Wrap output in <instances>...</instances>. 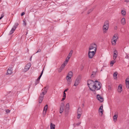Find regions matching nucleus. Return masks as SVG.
Here are the masks:
<instances>
[{"mask_svg": "<svg viewBox=\"0 0 129 129\" xmlns=\"http://www.w3.org/2000/svg\"><path fill=\"white\" fill-rule=\"evenodd\" d=\"M19 24L18 23H15V25L13 27V28H15L16 29V28L17 27V26Z\"/></svg>", "mask_w": 129, "mask_h": 129, "instance_id": "27", "label": "nucleus"}, {"mask_svg": "<svg viewBox=\"0 0 129 129\" xmlns=\"http://www.w3.org/2000/svg\"><path fill=\"white\" fill-rule=\"evenodd\" d=\"M73 52V51L72 50H71L70 51V53H69V54H68V56L66 58V61H65V62L66 61L67 63L68 62Z\"/></svg>", "mask_w": 129, "mask_h": 129, "instance_id": "12", "label": "nucleus"}, {"mask_svg": "<svg viewBox=\"0 0 129 129\" xmlns=\"http://www.w3.org/2000/svg\"><path fill=\"white\" fill-rule=\"evenodd\" d=\"M73 73L72 71L69 72L66 77V79L67 81L68 85H69L72 82L71 78L73 76Z\"/></svg>", "mask_w": 129, "mask_h": 129, "instance_id": "3", "label": "nucleus"}, {"mask_svg": "<svg viewBox=\"0 0 129 129\" xmlns=\"http://www.w3.org/2000/svg\"><path fill=\"white\" fill-rule=\"evenodd\" d=\"M64 93H65V92H64V90L63 91V98H62L61 101H63L64 100Z\"/></svg>", "mask_w": 129, "mask_h": 129, "instance_id": "34", "label": "nucleus"}, {"mask_svg": "<svg viewBox=\"0 0 129 129\" xmlns=\"http://www.w3.org/2000/svg\"><path fill=\"white\" fill-rule=\"evenodd\" d=\"M15 29H15V28L13 27L10 31L9 34V35H11L14 32Z\"/></svg>", "mask_w": 129, "mask_h": 129, "instance_id": "23", "label": "nucleus"}, {"mask_svg": "<svg viewBox=\"0 0 129 129\" xmlns=\"http://www.w3.org/2000/svg\"><path fill=\"white\" fill-rule=\"evenodd\" d=\"M41 51V50L40 49H39L38 50V51L36 53H38L39 52H40Z\"/></svg>", "mask_w": 129, "mask_h": 129, "instance_id": "46", "label": "nucleus"}, {"mask_svg": "<svg viewBox=\"0 0 129 129\" xmlns=\"http://www.w3.org/2000/svg\"><path fill=\"white\" fill-rule=\"evenodd\" d=\"M95 52L92 51H89L88 52V56L89 58L90 59L92 58L95 53Z\"/></svg>", "mask_w": 129, "mask_h": 129, "instance_id": "10", "label": "nucleus"}, {"mask_svg": "<svg viewBox=\"0 0 129 129\" xmlns=\"http://www.w3.org/2000/svg\"><path fill=\"white\" fill-rule=\"evenodd\" d=\"M94 51V50H93V49H92V50H89V51Z\"/></svg>", "mask_w": 129, "mask_h": 129, "instance_id": "50", "label": "nucleus"}, {"mask_svg": "<svg viewBox=\"0 0 129 129\" xmlns=\"http://www.w3.org/2000/svg\"><path fill=\"white\" fill-rule=\"evenodd\" d=\"M126 86L127 88H129V83H125Z\"/></svg>", "mask_w": 129, "mask_h": 129, "instance_id": "39", "label": "nucleus"}, {"mask_svg": "<svg viewBox=\"0 0 129 129\" xmlns=\"http://www.w3.org/2000/svg\"><path fill=\"white\" fill-rule=\"evenodd\" d=\"M103 106L102 105L100 107V108H99V110H103Z\"/></svg>", "mask_w": 129, "mask_h": 129, "instance_id": "41", "label": "nucleus"}, {"mask_svg": "<svg viewBox=\"0 0 129 129\" xmlns=\"http://www.w3.org/2000/svg\"><path fill=\"white\" fill-rule=\"evenodd\" d=\"M121 23L123 25H124L126 23L125 20L124 18H123L121 20Z\"/></svg>", "mask_w": 129, "mask_h": 129, "instance_id": "21", "label": "nucleus"}, {"mask_svg": "<svg viewBox=\"0 0 129 129\" xmlns=\"http://www.w3.org/2000/svg\"><path fill=\"white\" fill-rule=\"evenodd\" d=\"M93 10V9H91L88 10V12H87V14H89Z\"/></svg>", "mask_w": 129, "mask_h": 129, "instance_id": "32", "label": "nucleus"}, {"mask_svg": "<svg viewBox=\"0 0 129 129\" xmlns=\"http://www.w3.org/2000/svg\"><path fill=\"white\" fill-rule=\"evenodd\" d=\"M68 90V89H65V92L66 91H67Z\"/></svg>", "mask_w": 129, "mask_h": 129, "instance_id": "51", "label": "nucleus"}, {"mask_svg": "<svg viewBox=\"0 0 129 129\" xmlns=\"http://www.w3.org/2000/svg\"><path fill=\"white\" fill-rule=\"evenodd\" d=\"M103 110H99V112L101 114L102 116L103 114Z\"/></svg>", "mask_w": 129, "mask_h": 129, "instance_id": "38", "label": "nucleus"}, {"mask_svg": "<svg viewBox=\"0 0 129 129\" xmlns=\"http://www.w3.org/2000/svg\"><path fill=\"white\" fill-rule=\"evenodd\" d=\"M64 93H65V92H64V90L63 91V98H62L61 101H63L64 100Z\"/></svg>", "mask_w": 129, "mask_h": 129, "instance_id": "35", "label": "nucleus"}, {"mask_svg": "<svg viewBox=\"0 0 129 129\" xmlns=\"http://www.w3.org/2000/svg\"><path fill=\"white\" fill-rule=\"evenodd\" d=\"M109 22L108 21H105L103 27V33H105L107 32L109 28Z\"/></svg>", "mask_w": 129, "mask_h": 129, "instance_id": "4", "label": "nucleus"}, {"mask_svg": "<svg viewBox=\"0 0 129 129\" xmlns=\"http://www.w3.org/2000/svg\"><path fill=\"white\" fill-rule=\"evenodd\" d=\"M125 58H129V55H127L125 57Z\"/></svg>", "mask_w": 129, "mask_h": 129, "instance_id": "45", "label": "nucleus"}, {"mask_svg": "<svg viewBox=\"0 0 129 129\" xmlns=\"http://www.w3.org/2000/svg\"><path fill=\"white\" fill-rule=\"evenodd\" d=\"M12 68L11 67H9L7 70V74L8 75H11L12 73Z\"/></svg>", "mask_w": 129, "mask_h": 129, "instance_id": "16", "label": "nucleus"}, {"mask_svg": "<svg viewBox=\"0 0 129 129\" xmlns=\"http://www.w3.org/2000/svg\"><path fill=\"white\" fill-rule=\"evenodd\" d=\"M117 56V52L116 50H115L114 51V55L113 59L114 60H115L116 59Z\"/></svg>", "mask_w": 129, "mask_h": 129, "instance_id": "18", "label": "nucleus"}, {"mask_svg": "<svg viewBox=\"0 0 129 129\" xmlns=\"http://www.w3.org/2000/svg\"><path fill=\"white\" fill-rule=\"evenodd\" d=\"M122 91V86L121 84H120L118 86V91L120 93Z\"/></svg>", "mask_w": 129, "mask_h": 129, "instance_id": "19", "label": "nucleus"}, {"mask_svg": "<svg viewBox=\"0 0 129 129\" xmlns=\"http://www.w3.org/2000/svg\"><path fill=\"white\" fill-rule=\"evenodd\" d=\"M81 123V122H79V123H76V125L77 126H79Z\"/></svg>", "mask_w": 129, "mask_h": 129, "instance_id": "43", "label": "nucleus"}, {"mask_svg": "<svg viewBox=\"0 0 129 129\" xmlns=\"http://www.w3.org/2000/svg\"><path fill=\"white\" fill-rule=\"evenodd\" d=\"M115 62V60L114 59V60H113L111 62L110 64H113Z\"/></svg>", "mask_w": 129, "mask_h": 129, "instance_id": "30", "label": "nucleus"}, {"mask_svg": "<svg viewBox=\"0 0 129 129\" xmlns=\"http://www.w3.org/2000/svg\"><path fill=\"white\" fill-rule=\"evenodd\" d=\"M65 98L66 97V93H65Z\"/></svg>", "mask_w": 129, "mask_h": 129, "instance_id": "53", "label": "nucleus"}, {"mask_svg": "<svg viewBox=\"0 0 129 129\" xmlns=\"http://www.w3.org/2000/svg\"><path fill=\"white\" fill-rule=\"evenodd\" d=\"M82 113V111L81 108L79 107L77 110V118L79 119L80 118Z\"/></svg>", "mask_w": 129, "mask_h": 129, "instance_id": "9", "label": "nucleus"}, {"mask_svg": "<svg viewBox=\"0 0 129 129\" xmlns=\"http://www.w3.org/2000/svg\"><path fill=\"white\" fill-rule=\"evenodd\" d=\"M48 89V87H46L42 90H43V91L42 93L40 94L39 98V103H42L44 95L47 92Z\"/></svg>", "mask_w": 129, "mask_h": 129, "instance_id": "2", "label": "nucleus"}, {"mask_svg": "<svg viewBox=\"0 0 129 129\" xmlns=\"http://www.w3.org/2000/svg\"><path fill=\"white\" fill-rule=\"evenodd\" d=\"M25 14V13L24 12H22L21 14V16H23V15Z\"/></svg>", "mask_w": 129, "mask_h": 129, "instance_id": "44", "label": "nucleus"}, {"mask_svg": "<svg viewBox=\"0 0 129 129\" xmlns=\"http://www.w3.org/2000/svg\"><path fill=\"white\" fill-rule=\"evenodd\" d=\"M82 108H83L84 107V104H82Z\"/></svg>", "mask_w": 129, "mask_h": 129, "instance_id": "49", "label": "nucleus"}, {"mask_svg": "<svg viewBox=\"0 0 129 129\" xmlns=\"http://www.w3.org/2000/svg\"><path fill=\"white\" fill-rule=\"evenodd\" d=\"M97 99L101 102H102L104 101V99L103 98L101 97L99 94L97 95Z\"/></svg>", "mask_w": 129, "mask_h": 129, "instance_id": "13", "label": "nucleus"}, {"mask_svg": "<svg viewBox=\"0 0 129 129\" xmlns=\"http://www.w3.org/2000/svg\"><path fill=\"white\" fill-rule=\"evenodd\" d=\"M4 14L3 13L1 15V17L0 18V20L4 16Z\"/></svg>", "mask_w": 129, "mask_h": 129, "instance_id": "40", "label": "nucleus"}, {"mask_svg": "<svg viewBox=\"0 0 129 129\" xmlns=\"http://www.w3.org/2000/svg\"><path fill=\"white\" fill-rule=\"evenodd\" d=\"M47 108L48 105H46L45 106L43 112V115H44V116L46 114Z\"/></svg>", "mask_w": 129, "mask_h": 129, "instance_id": "14", "label": "nucleus"}, {"mask_svg": "<svg viewBox=\"0 0 129 129\" xmlns=\"http://www.w3.org/2000/svg\"><path fill=\"white\" fill-rule=\"evenodd\" d=\"M118 117V116L117 115H114L113 117V121L114 122H116L117 120V118Z\"/></svg>", "mask_w": 129, "mask_h": 129, "instance_id": "25", "label": "nucleus"}, {"mask_svg": "<svg viewBox=\"0 0 129 129\" xmlns=\"http://www.w3.org/2000/svg\"><path fill=\"white\" fill-rule=\"evenodd\" d=\"M97 46L95 43H92L90 45L89 48V50L93 49L94 51L96 52L97 49Z\"/></svg>", "mask_w": 129, "mask_h": 129, "instance_id": "6", "label": "nucleus"}, {"mask_svg": "<svg viewBox=\"0 0 129 129\" xmlns=\"http://www.w3.org/2000/svg\"><path fill=\"white\" fill-rule=\"evenodd\" d=\"M62 64L64 65V63H63V64Z\"/></svg>", "mask_w": 129, "mask_h": 129, "instance_id": "55", "label": "nucleus"}, {"mask_svg": "<svg viewBox=\"0 0 129 129\" xmlns=\"http://www.w3.org/2000/svg\"><path fill=\"white\" fill-rule=\"evenodd\" d=\"M129 83V79L127 78L125 80V83Z\"/></svg>", "mask_w": 129, "mask_h": 129, "instance_id": "37", "label": "nucleus"}, {"mask_svg": "<svg viewBox=\"0 0 129 129\" xmlns=\"http://www.w3.org/2000/svg\"><path fill=\"white\" fill-rule=\"evenodd\" d=\"M39 82L40 81L37 79V80L36 81L34 84L35 85H36L37 84H38Z\"/></svg>", "mask_w": 129, "mask_h": 129, "instance_id": "29", "label": "nucleus"}, {"mask_svg": "<svg viewBox=\"0 0 129 129\" xmlns=\"http://www.w3.org/2000/svg\"><path fill=\"white\" fill-rule=\"evenodd\" d=\"M83 68H84V66H82H82H81V70H82V69H83Z\"/></svg>", "mask_w": 129, "mask_h": 129, "instance_id": "47", "label": "nucleus"}, {"mask_svg": "<svg viewBox=\"0 0 129 129\" xmlns=\"http://www.w3.org/2000/svg\"><path fill=\"white\" fill-rule=\"evenodd\" d=\"M6 112L7 113H9L10 112V110L9 109H6L5 110Z\"/></svg>", "mask_w": 129, "mask_h": 129, "instance_id": "36", "label": "nucleus"}, {"mask_svg": "<svg viewBox=\"0 0 129 129\" xmlns=\"http://www.w3.org/2000/svg\"><path fill=\"white\" fill-rule=\"evenodd\" d=\"M121 14L123 15H125L126 14V12L125 10H122L121 12Z\"/></svg>", "mask_w": 129, "mask_h": 129, "instance_id": "28", "label": "nucleus"}, {"mask_svg": "<svg viewBox=\"0 0 129 129\" xmlns=\"http://www.w3.org/2000/svg\"><path fill=\"white\" fill-rule=\"evenodd\" d=\"M64 65H62L60 67L59 69L58 70V72H60L62 70H63L64 68Z\"/></svg>", "mask_w": 129, "mask_h": 129, "instance_id": "22", "label": "nucleus"}, {"mask_svg": "<svg viewBox=\"0 0 129 129\" xmlns=\"http://www.w3.org/2000/svg\"><path fill=\"white\" fill-rule=\"evenodd\" d=\"M94 83V81H93L92 80H88L87 82V85L90 89V88H91L92 87H93Z\"/></svg>", "mask_w": 129, "mask_h": 129, "instance_id": "7", "label": "nucleus"}, {"mask_svg": "<svg viewBox=\"0 0 129 129\" xmlns=\"http://www.w3.org/2000/svg\"><path fill=\"white\" fill-rule=\"evenodd\" d=\"M50 129H55V125L52 123H50Z\"/></svg>", "mask_w": 129, "mask_h": 129, "instance_id": "20", "label": "nucleus"}, {"mask_svg": "<svg viewBox=\"0 0 129 129\" xmlns=\"http://www.w3.org/2000/svg\"><path fill=\"white\" fill-rule=\"evenodd\" d=\"M30 67V65H26L23 69V71L24 72H26L28 70Z\"/></svg>", "mask_w": 129, "mask_h": 129, "instance_id": "15", "label": "nucleus"}, {"mask_svg": "<svg viewBox=\"0 0 129 129\" xmlns=\"http://www.w3.org/2000/svg\"><path fill=\"white\" fill-rule=\"evenodd\" d=\"M43 73V71H42L41 74L40 75V76H39V77L37 79H38V80L40 81V78H41V77L42 76V75Z\"/></svg>", "mask_w": 129, "mask_h": 129, "instance_id": "31", "label": "nucleus"}, {"mask_svg": "<svg viewBox=\"0 0 129 129\" xmlns=\"http://www.w3.org/2000/svg\"><path fill=\"white\" fill-rule=\"evenodd\" d=\"M69 110V103L67 104L65 106V116L67 115Z\"/></svg>", "mask_w": 129, "mask_h": 129, "instance_id": "8", "label": "nucleus"}, {"mask_svg": "<svg viewBox=\"0 0 129 129\" xmlns=\"http://www.w3.org/2000/svg\"><path fill=\"white\" fill-rule=\"evenodd\" d=\"M64 109V102H62L60 105V113H61L62 112Z\"/></svg>", "mask_w": 129, "mask_h": 129, "instance_id": "11", "label": "nucleus"}, {"mask_svg": "<svg viewBox=\"0 0 129 129\" xmlns=\"http://www.w3.org/2000/svg\"><path fill=\"white\" fill-rule=\"evenodd\" d=\"M108 89L109 90H111V86L109 85L108 86Z\"/></svg>", "mask_w": 129, "mask_h": 129, "instance_id": "42", "label": "nucleus"}, {"mask_svg": "<svg viewBox=\"0 0 129 129\" xmlns=\"http://www.w3.org/2000/svg\"><path fill=\"white\" fill-rule=\"evenodd\" d=\"M117 72H115L113 74V76L114 79H116L117 78Z\"/></svg>", "mask_w": 129, "mask_h": 129, "instance_id": "24", "label": "nucleus"}, {"mask_svg": "<svg viewBox=\"0 0 129 129\" xmlns=\"http://www.w3.org/2000/svg\"><path fill=\"white\" fill-rule=\"evenodd\" d=\"M23 24L25 26H26V23L25 20L24 19L23 20Z\"/></svg>", "mask_w": 129, "mask_h": 129, "instance_id": "33", "label": "nucleus"}, {"mask_svg": "<svg viewBox=\"0 0 129 129\" xmlns=\"http://www.w3.org/2000/svg\"><path fill=\"white\" fill-rule=\"evenodd\" d=\"M80 79L79 78H77L75 80V83L74 84V86H76L78 85L79 83Z\"/></svg>", "mask_w": 129, "mask_h": 129, "instance_id": "17", "label": "nucleus"}, {"mask_svg": "<svg viewBox=\"0 0 129 129\" xmlns=\"http://www.w3.org/2000/svg\"><path fill=\"white\" fill-rule=\"evenodd\" d=\"M96 71H93L92 72V74L91 75V77L92 78L94 77L96 74Z\"/></svg>", "mask_w": 129, "mask_h": 129, "instance_id": "26", "label": "nucleus"}, {"mask_svg": "<svg viewBox=\"0 0 129 129\" xmlns=\"http://www.w3.org/2000/svg\"><path fill=\"white\" fill-rule=\"evenodd\" d=\"M125 1L126 2H129V0H125Z\"/></svg>", "mask_w": 129, "mask_h": 129, "instance_id": "48", "label": "nucleus"}, {"mask_svg": "<svg viewBox=\"0 0 129 129\" xmlns=\"http://www.w3.org/2000/svg\"><path fill=\"white\" fill-rule=\"evenodd\" d=\"M67 22L68 23V25H69V21H67Z\"/></svg>", "mask_w": 129, "mask_h": 129, "instance_id": "52", "label": "nucleus"}, {"mask_svg": "<svg viewBox=\"0 0 129 129\" xmlns=\"http://www.w3.org/2000/svg\"><path fill=\"white\" fill-rule=\"evenodd\" d=\"M94 84L93 87L91 88H90V90H91L95 92V90H98L100 89L101 88L102 84L100 82L98 81H94Z\"/></svg>", "mask_w": 129, "mask_h": 129, "instance_id": "1", "label": "nucleus"}, {"mask_svg": "<svg viewBox=\"0 0 129 129\" xmlns=\"http://www.w3.org/2000/svg\"><path fill=\"white\" fill-rule=\"evenodd\" d=\"M113 65H111V66H110L111 67H112L113 66Z\"/></svg>", "mask_w": 129, "mask_h": 129, "instance_id": "54", "label": "nucleus"}, {"mask_svg": "<svg viewBox=\"0 0 129 129\" xmlns=\"http://www.w3.org/2000/svg\"><path fill=\"white\" fill-rule=\"evenodd\" d=\"M118 37L117 35L115 34L112 39V44L113 45H115L116 44V42L118 39Z\"/></svg>", "mask_w": 129, "mask_h": 129, "instance_id": "5", "label": "nucleus"}]
</instances>
